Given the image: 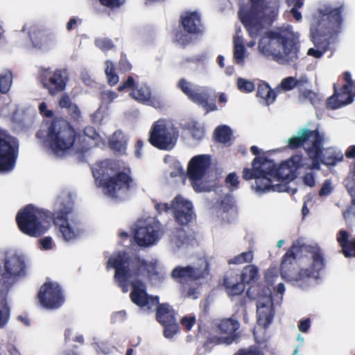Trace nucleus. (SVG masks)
Wrapping results in <instances>:
<instances>
[{
  "label": "nucleus",
  "instance_id": "26",
  "mask_svg": "<svg viewBox=\"0 0 355 355\" xmlns=\"http://www.w3.org/2000/svg\"><path fill=\"white\" fill-rule=\"evenodd\" d=\"M133 98L138 102L153 106L155 108H160L163 106L161 101L151 97L150 88L144 85L137 86L131 93Z\"/></svg>",
  "mask_w": 355,
  "mask_h": 355
},
{
  "label": "nucleus",
  "instance_id": "50",
  "mask_svg": "<svg viewBox=\"0 0 355 355\" xmlns=\"http://www.w3.org/2000/svg\"><path fill=\"white\" fill-rule=\"evenodd\" d=\"M225 182L231 191H234L239 188V177L235 173H230L225 178Z\"/></svg>",
  "mask_w": 355,
  "mask_h": 355
},
{
  "label": "nucleus",
  "instance_id": "53",
  "mask_svg": "<svg viewBox=\"0 0 355 355\" xmlns=\"http://www.w3.org/2000/svg\"><path fill=\"white\" fill-rule=\"evenodd\" d=\"M196 322V318L193 315H187L182 318L181 324L187 330L191 329Z\"/></svg>",
  "mask_w": 355,
  "mask_h": 355
},
{
  "label": "nucleus",
  "instance_id": "21",
  "mask_svg": "<svg viewBox=\"0 0 355 355\" xmlns=\"http://www.w3.org/2000/svg\"><path fill=\"white\" fill-rule=\"evenodd\" d=\"M208 263L205 258H200L192 266H177L171 272L173 279L180 283L191 279L203 278L208 275Z\"/></svg>",
  "mask_w": 355,
  "mask_h": 355
},
{
  "label": "nucleus",
  "instance_id": "32",
  "mask_svg": "<svg viewBox=\"0 0 355 355\" xmlns=\"http://www.w3.org/2000/svg\"><path fill=\"white\" fill-rule=\"evenodd\" d=\"M257 96L260 98L261 103L269 105L275 101L276 94L266 83L263 82L258 86Z\"/></svg>",
  "mask_w": 355,
  "mask_h": 355
},
{
  "label": "nucleus",
  "instance_id": "58",
  "mask_svg": "<svg viewBox=\"0 0 355 355\" xmlns=\"http://www.w3.org/2000/svg\"><path fill=\"white\" fill-rule=\"evenodd\" d=\"M129 88H133V89L135 88V80L132 76H128L127 80L125 82H123V83L119 87L118 89L119 91H123L125 89Z\"/></svg>",
  "mask_w": 355,
  "mask_h": 355
},
{
  "label": "nucleus",
  "instance_id": "5",
  "mask_svg": "<svg viewBox=\"0 0 355 355\" xmlns=\"http://www.w3.org/2000/svg\"><path fill=\"white\" fill-rule=\"evenodd\" d=\"M300 34L291 24H283L264 33L257 43L258 52L279 64L293 62L298 57L297 42Z\"/></svg>",
  "mask_w": 355,
  "mask_h": 355
},
{
  "label": "nucleus",
  "instance_id": "45",
  "mask_svg": "<svg viewBox=\"0 0 355 355\" xmlns=\"http://www.w3.org/2000/svg\"><path fill=\"white\" fill-rule=\"evenodd\" d=\"M164 162L173 165L175 170L171 172V176L177 177L182 175L184 173V169L181 164L176 161L173 157L171 156H166L164 158Z\"/></svg>",
  "mask_w": 355,
  "mask_h": 355
},
{
  "label": "nucleus",
  "instance_id": "16",
  "mask_svg": "<svg viewBox=\"0 0 355 355\" xmlns=\"http://www.w3.org/2000/svg\"><path fill=\"white\" fill-rule=\"evenodd\" d=\"M259 278V270L254 265H248L242 270L241 276L231 273L224 279V284L229 295H237L244 291L243 284H253Z\"/></svg>",
  "mask_w": 355,
  "mask_h": 355
},
{
  "label": "nucleus",
  "instance_id": "62",
  "mask_svg": "<svg viewBox=\"0 0 355 355\" xmlns=\"http://www.w3.org/2000/svg\"><path fill=\"white\" fill-rule=\"evenodd\" d=\"M311 327V320L306 318L304 320H301L298 324V329L302 332H307Z\"/></svg>",
  "mask_w": 355,
  "mask_h": 355
},
{
  "label": "nucleus",
  "instance_id": "18",
  "mask_svg": "<svg viewBox=\"0 0 355 355\" xmlns=\"http://www.w3.org/2000/svg\"><path fill=\"white\" fill-rule=\"evenodd\" d=\"M162 235L160 223L155 219H149L136 230L135 239L139 246L149 247L155 245Z\"/></svg>",
  "mask_w": 355,
  "mask_h": 355
},
{
  "label": "nucleus",
  "instance_id": "38",
  "mask_svg": "<svg viewBox=\"0 0 355 355\" xmlns=\"http://www.w3.org/2000/svg\"><path fill=\"white\" fill-rule=\"evenodd\" d=\"M105 73L110 85H115L119 80V76L115 73V67L114 63L110 60L105 62Z\"/></svg>",
  "mask_w": 355,
  "mask_h": 355
},
{
  "label": "nucleus",
  "instance_id": "43",
  "mask_svg": "<svg viewBox=\"0 0 355 355\" xmlns=\"http://www.w3.org/2000/svg\"><path fill=\"white\" fill-rule=\"evenodd\" d=\"M254 258L253 252L251 250L242 252L228 261L230 264H243L250 263Z\"/></svg>",
  "mask_w": 355,
  "mask_h": 355
},
{
  "label": "nucleus",
  "instance_id": "15",
  "mask_svg": "<svg viewBox=\"0 0 355 355\" xmlns=\"http://www.w3.org/2000/svg\"><path fill=\"white\" fill-rule=\"evenodd\" d=\"M18 152L17 139L0 129V172H8L15 168Z\"/></svg>",
  "mask_w": 355,
  "mask_h": 355
},
{
  "label": "nucleus",
  "instance_id": "52",
  "mask_svg": "<svg viewBox=\"0 0 355 355\" xmlns=\"http://www.w3.org/2000/svg\"><path fill=\"white\" fill-rule=\"evenodd\" d=\"M334 190L331 182L329 180H326L322 185L320 190L319 191V196L321 197H325L330 195Z\"/></svg>",
  "mask_w": 355,
  "mask_h": 355
},
{
  "label": "nucleus",
  "instance_id": "60",
  "mask_svg": "<svg viewBox=\"0 0 355 355\" xmlns=\"http://www.w3.org/2000/svg\"><path fill=\"white\" fill-rule=\"evenodd\" d=\"M67 110L71 117L74 119H78L81 116V112L79 107L74 103L71 105L70 108H69Z\"/></svg>",
  "mask_w": 355,
  "mask_h": 355
},
{
  "label": "nucleus",
  "instance_id": "23",
  "mask_svg": "<svg viewBox=\"0 0 355 355\" xmlns=\"http://www.w3.org/2000/svg\"><path fill=\"white\" fill-rule=\"evenodd\" d=\"M177 86L190 100L206 108L207 111L216 110L214 103H208L209 92L206 88L193 87L191 83L184 78H181Z\"/></svg>",
  "mask_w": 355,
  "mask_h": 355
},
{
  "label": "nucleus",
  "instance_id": "33",
  "mask_svg": "<svg viewBox=\"0 0 355 355\" xmlns=\"http://www.w3.org/2000/svg\"><path fill=\"white\" fill-rule=\"evenodd\" d=\"M349 234L345 230H340L337 235V241L342 247V251L346 257H355V248L352 247L353 241L349 240Z\"/></svg>",
  "mask_w": 355,
  "mask_h": 355
},
{
  "label": "nucleus",
  "instance_id": "39",
  "mask_svg": "<svg viewBox=\"0 0 355 355\" xmlns=\"http://www.w3.org/2000/svg\"><path fill=\"white\" fill-rule=\"evenodd\" d=\"M184 127L191 132L192 137L196 140H200L203 138L204 130L196 121H191Z\"/></svg>",
  "mask_w": 355,
  "mask_h": 355
},
{
  "label": "nucleus",
  "instance_id": "59",
  "mask_svg": "<svg viewBox=\"0 0 355 355\" xmlns=\"http://www.w3.org/2000/svg\"><path fill=\"white\" fill-rule=\"evenodd\" d=\"M81 24V19L73 17H71L69 21L67 23L66 28L68 31L73 30Z\"/></svg>",
  "mask_w": 355,
  "mask_h": 355
},
{
  "label": "nucleus",
  "instance_id": "36",
  "mask_svg": "<svg viewBox=\"0 0 355 355\" xmlns=\"http://www.w3.org/2000/svg\"><path fill=\"white\" fill-rule=\"evenodd\" d=\"M127 140L122 132H115L109 141L110 147L119 153H123L126 148Z\"/></svg>",
  "mask_w": 355,
  "mask_h": 355
},
{
  "label": "nucleus",
  "instance_id": "4",
  "mask_svg": "<svg viewBox=\"0 0 355 355\" xmlns=\"http://www.w3.org/2000/svg\"><path fill=\"white\" fill-rule=\"evenodd\" d=\"M306 161V158L295 155L277 167L272 160L257 157L252 162V168L243 169V178L255 180L252 188L259 195L271 191H281L279 182L293 180L296 170L308 165Z\"/></svg>",
  "mask_w": 355,
  "mask_h": 355
},
{
  "label": "nucleus",
  "instance_id": "42",
  "mask_svg": "<svg viewBox=\"0 0 355 355\" xmlns=\"http://www.w3.org/2000/svg\"><path fill=\"white\" fill-rule=\"evenodd\" d=\"M231 130L226 125L218 127L215 130L216 139L221 143H227L230 140Z\"/></svg>",
  "mask_w": 355,
  "mask_h": 355
},
{
  "label": "nucleus",
  "instance_id": "3",
  "mask_svg": "<svg viewBox=\"0 0 355 355\" xmlns=\"http://www.w3.org/2000/svg\"><path fill=\"white\" fill-rule=\"evenodd\" d=\"M343 3L320 2L309 17V37L314 48L307 55L320 58L329 49L343 31L344 23Z\"/></svg>",
  "mask_w": 355,
  "mask_h": 355
},
{
  "label": "nucleus",
  "instance_id": "48",
  "mask_svg": "<svg viewBox=\"0 0 355 355\" xmlns=\"http://www.w3.org/2000/svg\"><path fill=\"white\" fill-rule=\"evenodd\" d=\"M37 242L42 250H51L55 247L53 238L49 236L40 239Z\"/></svg>",
  "mask_w": 355,
  "mask_h": 355
},
{
  "label": "nucleus",
  "instance_id": "34",
  "mask_svg": "<svg viewBox=\"0 0 355 355\" xmlns=\"http://www.w3.org/2000/svg\"><path fill=\"white\" fill-rule=\"evenodd\" d=\"M8 292L0 290V329L3 328L10 320V309L7 302Z\"/></svg>",
  "mask_w": 355,
  "mask_h": 355
},
{
  "label": "nucleus",
  "instance_id": "9",
  "mask_svg": "<svg viewBox=\"0 0 355 355\" xmlns=\"http://www.w3.org/2000/svg\"><path fill=\"white\" fill-rule=\"evenodd\" d=\"M278 8L275 0H241L239 17L253 39L261 35L274 22Z\"/></svg>",
  "mask_w": 355,
  "mask_h": 355
},
{
  "label": "nucleus",
  "instance_id": "28",
  "mask_svg": "<svg viewBox=\"0 0 355 355\" xmlns=\"http://www.w3.org/2000/svg\"><path fill=\"white\" fill-rule=\"evenodd\" d=\"M345 187L352 198V204L343 212L345 220L355 218V161L350 169V173L345 180Z\"/></svg>",
  "mask_w": 355,
  "mask_h": 355
},
{
  "label": "nucleus",
  "instance_id": "37",
  "mask_svg": "<svg viewBox=\"0 0 355 355\" xmlns=\"http://www.w3.org/2000/svg\"><path fill=\"white\" fill-rule=\"evenodd\" d=\"M157 319L161 324L167 323L168 315H171L173 320H175V313L168 304H162L157 309Z\"/></svg>",
  "mask_w": 355,
  "mask_h": 355
},
{
  "label": "nucleus",
  "instance_id": "30",
  "mask_svg": "<svg viewBox=\"0 0 355 355\" xmlns=\"http://www.w3.org/2000/svg\"><path fill=\"white\" fill-rule=\"evenodd\" d=\"M184 29L190 34H198L202 31L200 17L196 12L186 13L182 19Z\"/></svg>",
  "mask_w": 355,
  "mask_h": 355
},
{
  "label": "nucleus",
  "instance_id": "54",
  "mask_svg": "<svg viewBox=\"0 0 355 355\" xmlns=\"http://www.w3.org/2000/svg\"><path fill=\"white\" fill-rule=\"evenodd\" d=\"M73 104L70 97L66 94H62L59 99V105L62 108L68 110Z\"/></svg>",
  "mask_w": 355,
  "mask_h": 355
},
{
  "label": "nucleus",
  "instance_id": "19",
  "mask_svg": "<svg viewBox=\"0 0 355 355\" xmlns=\"http://www.w3.org/2000/svg\"><path fill=\"white\" fill-rule=\"evenodd\" d=\"M38 298L42 307L55 309L64 303V296L60 286L56 282H47L40 288Z\"/></svg>",
  "mask_w": 355,
  "mask_h": 355
},
{
  "label": "nucleus",
  "instance_id": "10",
  "mask_svg": "<svg viewBox=\"0 0 355 355\" xmlns=\"http://www.w3.org/2000/svg\"><path fill=\"white\" fill-rule=\"evenodd\" d=\"M37 137L57 157L82 153L87 148L78 145L74 130L63 119H55L47 128H42Z\"/></svg>",
  "mask_w": 355,
  "mask_h": 355
},
{
  "label": "nucleus",
  "instance_id": "12",
  "mask_svg": "<svg viewBox=\"0 0 355 355\" xmlns=\"http://www.w3.org/2000/svg\"><path fill=\"white\" fill-rule=\"evenodd\" d=\"M211 157L208 155H198L191 159L187 167V175L193 189L196 192H206L211 190L209 169Z\"/></svg>",
  "mask_w": 355,
  "mask_h": 355
},
{
  "label": "nucleus",
  "instance_id": "13",
  "mask_svg": "<svg viewBox=\"0 0 355 355\" xmlns=\"http://www.w3.org/2000/svg\"><path fill=\"white\" fill-rule=\"evenodd\" d=\"M149 141L156 148L169 150L175 146L179 131L175 125L166 119H159L151 128Z\"/></svg>",
  "mask_w": 355,
  "mask_h": 355
},
{
  "label": "nucleus",
  "instance_id": "27",
  "mask_svg": "<svg viewBox=\"0 0 355 355\" xmlns=\"http://www.w3.org/2000/svg\"><path fill=\"white\" fill-rule=\"evenodd\" d=\"M79 146H87L85 151L95 146H101L105 144L104 139L99 135L92 127H87L84 130V134L79 135L77 138Z\"/></svg>",
  "mask_w": 355,
  "mask_h": 355
},
{
  "label": "nucleus",
  "instance_id": "17",
  "mask_svg": "<svg viewBox=\"0 0 355 355\" xmlns=\"http://www.w3.org/2000/svg\"><path fill=\"white\" fill-rule=\"evenodd\" d=\"M38 78L49 93L55 95L65 89L69 76L65 69H57L52 71L50 67H41L38 71Z\"/></svg>",
  "mask_w": 355,
  "mask_h": 355
},
{
  "label": "nucleus",
  "instance_id": "40",
  "mask_svg": "<svg viewBox=\"0 0 355 355\" xmlns=\"http://www.w3.org/2000/svg\"><path fill=\"white\" fill-rule=\"evenodd\" d=\"M167 323L162 324L164 327V336L166 338H172L178 331V325L176 320H173L171 315H168Z\"/></svg>",
  "mask_w": 355,
  "mask_h": 355
},
{
  "label": "nucleus",
  "instance_id": "22",
  "mask_svg": "<svg viewBox=\"0 0 355 355\" xmlns=\"http://www.w3.org/2000/svg\"><path fill=\"white\" fill-rule=\"evenodd\" d=\"M345 82L340 92L335 94L327 100V106L333 110H336L350 104L355 96V84L349 72H345L343 75Z\"/></svg>",
  "mask_w": 355,
  "mask_h": 355
},
{
  "label": "nucleus",
  "instance_id": "14",
  "mask_svg": "<svg viewBox=\"0 0 355 355\" xmlns=\"http://www.w3.org/2000/svg\"><path fill=\"white\" fill-rule=\"evenodd\" d=\"M155 208L159 214L172 212L175 220L182 225L188 224L194 216L192 202L181 196H176L171 205L167 203H157Z\"/></svg>",
  "mask_w": 355,
  "mask_h": 355
},
{
  "label": "nucleus",
  "instance_id": "35",
  "mask_svg": "<svg viewBox=\"0 0 355 355\" xmlns=\"http://www.w3.org/2000/svg\"><path fill=\"white\" fill-rule=\"evenodd\" d=\"M306 159L308 165L302 167L305 169V172L302 175L301 180L304 185L313 187L316 184V175L314 170H319L320 168H313L312 166V160L309 157Z\"/></svg>",
  "mask_w": 355,
  "mask_h": 355
},
{
  "label": "nucleus",
  "instance_id": "31",
  "mask_svg": "<svg viewBox=\"0 0 355 355\" xmlns=\"http://www.w3.org/2000/svg\"><path fill=\"white\" fill-rule=\"evenodd\" d=\"M189 243V238L182 228L175 229L170 236V248L174 253L184 249Z\"/></svg>",
  "mask_w": 355,
  "mask_h": 355
},
{
  "label": "nucleus",
  "instance_id": "47",
  "mask_svg": "<svg viewBox=\"0 0 355 355\" xmlns=\"http://www.w3.org/2000/svg\"><path fill=\"white\" fill-rule=\"evenodd\" d=\"M16 111L15 106L8 103H3V101L2 99H0V116H10L12 114H15Z\"/></svg>",
  "mask_w": 355,
  "mask_h": 355
},
{
  "label": "nucleus",
  "instance_id": "56",
  "mask_svg": "<svg viewBox=\"0 0 355 355\" xmlns=\"http://www.w3.org/2000/svg\"><path fill=\"white\" fill-rule=\"evenodd\" d=\"M102 5L110 8H116L122 5L125 0H99Z\"/></svg>",
  "mask_w": 355,
  "mask_h": 355
},
{
  "label": "nucleus",
  "instance_id": "63",
  "mask_svg": "<svg viewBox=\"0 0 355 355\" xmlns=\"http://www.w3.org/2000/svg\"><path fill=\"white\" fill-rule=\"evenodd\" d=\"M126 317V313L125 311H119L114 313L112 315V320L114 322L123 321Z\"/></svg>",
  "mask_w": 355,
  "mask_h": 355
},
{
  "label": "nucleus",
  "instance_id": "11",
  "mask_svg": "<svg viewBox=\"0 0 355 355\" xmlns=\"http://www.w3.org/2000/svg\"><path fill=\"white\" fill-rule=\"evenodd\" d=\"M26 257L13 252L0 255V290L8 292L9 288L26 275Z\"/></svg>",
  "mask_w": 355,
  "mask_h": 355
},
{
  "label": "nucleus",
  "instance_id": "49",
  "mask_svg": "<svg viewBox=\"0 0 355 355\" xmlns=\"http://www.w3.org/2000/svg\"><path fill=\"white\" fill-rule=\"evenodd\" d=\"M295 87H296V78L294 77H287L282 80L278 89L290 91Z\"/></svg>",
  "mask_w": 355,
  "mask_h": 355
},
{
  "label": "nucleus",
  "instance_id": "55",
  "mask_svg": "<svg viewBox=\"0 0 355 355\" xmlns=\"http://www.w3.org/2000/svg\"><path fill=\"white\" fill-rule=\"evenodd\" d=\"M39 110L42 115L46 117H52L53 116V112L52 110H49L47 105L45 102H42L39 105Z\"/></svg>",
  "mask_w": 355,
  "mask_h": 355
},
{
  "label": "nucleus",
  "instance_id": "1",
  "mask_svg": "<svg viewBox=\"0 0 355 355\" xmlns=\"http://www.w3.org/2000/svg\"><path fill=\"white\" fill-rule=\"evenodd\" d=\"M73 205L71 194L64 191L53 202L52 213L28 205L18 211L16 221L21 232L31 237H39L50 229L53 219L58 238L65 243H73L85 232L83 223L77 216L71 215Z\"/></svg>",
  "mask_w": 355,
  "mask_h": 355
},
{
  "label": "nucleus",
  "instance_id": "29",
  "mask_svg": "<svg viewBox=\"0 0 355 355\" xmlns=\"http://www.w3.org/2000/svg\"><path fill=\"white\" fill-rule=\"evenodd\" d=\"M240 28L236 30V34L233 39V59L236 64L243 66L248 53L244 38L240 35Z\"/></svg>",
  "mask_w": 355,
  "mask_h": 355
},
{
  "label": "nucleus",
  "instance_id": "7",
  "mask_svg": "<svg viewBox=\"0 0 355 355\" xmlns=\"http://www.w3.org/2000/svg\"><path fill=\"white\" fill-rule=\"evenodd\" d=\"M300 245V241H296L293 243L291 250L284 255L281 265L282 277L300 287L302 289H308L315 284L317 280L320 278V275L326 265L325 259L321 250L318 247L311 248L307 254L303 259L304 266L294 276L287 274V266L291 263L294 259L295 252Z\"/></svg>",
  "mask_w": 355,
  "mask_h": 355
},
{
  "label": "nucleus",
  "instance_id": "20",
  "mask_svg": "<svg viewBox=\"0 0 355 355\" xmlns=\"http://www.w3.org/2000/svg\"><path fill=\"white\" fill-rule=\"evenodd\" d=\"M271 290L269 287H263L257 294V314L258 324L266 328L272 321L274 312Z\"/></svg>",
  "mask_w": 355,
  "mask_h": 355
},
{
  "label": "nucleus",
  "instance_id": "25",
  "mask_svg": "<svg viewBox=\"0 0 355 355\" xmlns=\"http://www.w3.org/2000/svg\"><path fill=\"white\" fill-rule=\"evenodd\" d=\"M239 328L237 320L230 318L222 320L218 326V335L211 338L216 344L230 345L237 338L236 330Z\"/></svg>",
  "mask_w": 355,
  "mask_h": 355
},
{
  "label": "nucleus",
  "instance_id": "44",
  "mask_svg": "<svg viewBox=\"0 0 355 355\" xmlns=\"http://www.w3.org/2000/svg\"><path fill=\"white\" fill-rule=\"evenodd\" d=\"M94 44L103 52L110 51L115 47L113 41L107 37H98L95 40Z\"/></svg>",
  "mask_w": 355,
  "mask_h": 355
},
{
  "label": "nucleus",
  "instance_id": "51",
  "mask_svg": "<svg viewBox=\"0 0 355 355\" xmlns=\"http://www.w3.org/2000/svg\"><path fill=\"white\" fill-rule=\"evenodd\" d=\"M118 97V94L110 89H105L101 93V98L105 103L109 104Z\"/></svg>",
  "mask_w": 355,
  "mask_h": 355
},
{
  "label": "nucleus",
  "instance_id": "8",
  "mask_svg": "<svg viewBox=\"0 0 355 355\" xmlns=\"http://www.w3.org/2000/svg\"><path fill=\"white\" fill-rule=\"evenodd\" d=\"M92 171L96 184L101 187L103 193L110 198H121L128 190L136 187L130 168L121 171L119 164L114 160L106 159L96 164Z\"/></svg>",
  "mask_w": 355,
  "mask_h": 355
},
{
  "label": "nucleus",
  "instance_id": "57",
  "mask_svg": "<svg viewBox=\"0 0 355 355\" xmlns=\"http://www.w3.org/2000/svg\"><path fill=\"white\" fill-rule=\"evenodd\" d=\"M234 355H262V354L257 349V347H250L247 349L239 350Z\"/></svg>",
  "mask_w": 355,
  "mask_h": 355
},
{
  "label": "nucleus",
  "instance_id": "2",
  "mask_svg": "<svg viewBox=\"0 0 355 355\" xmlns=\"http://www.w3.org/2000/svg\"><path fill=\"white\" fill-rule=\"evenodd\" d=\"M115 270L114 281L127 293L129 286L132 291L130 293L132 302L141 307L150 310L158 304V297L150 296L146 293V286L141 278L147 277L150 281L157 283L165 277V271L157 259L145 260L139 257L130 259L129 256L123 252L112 254L107 261V268Z\"/></svg>",
  "mask_w": 355,
  "mask_h": 355
},
{
  "label": "nucleus",
  "instance_id": "24",
  "mask_svg": "<svg viewBox=\"0 0 355 355\" xmlns=\"http://www.w3.org/2000/svg\"><path fill=\"white\" fill-rule=\"evenodd\" d=\"M21 33L26 34L32 46L42 51L52 50L56 44L55 37L44 35L35 24H25Z\"/></svg>",
  "mask_w": 355,
  "mask_h": 355
},
{
  "label": "nucleus",
  "instance_id": "41",
  "mask_svg": "<svg viewBox=\"0 0 355 355\" xmlns=\"http://www.w3.org/2000/svg\"><path fill=\"white\" fill-rule=\"evenodd\" d=\"M12 82V75L9 71L0 74V92L6 94L10 90Z\"/></svg>",
  "mask_w": 355,
  "mask_h": 355
},
{
  "label": "nucleus",
  "instance_id": "61",
  "mask_svg": "<svg viewBox=\"0 0 355 355\" xmlns=\"http://www.w3.org/2000/svg\"><path fill=\"white\" fill-rule=\"evenodd\" d=\"M80 77L83 82L87 85H92L94 83V80L92 78L90 74L85 69L81 71Z\"/></svg>",
  "mask_w": 355,
  "mask_h": 355
},
{
  "label": "nucleus",
  "instance_id": "46",
  "mask_svg": "<svg viewBox=\"0 0 355 355\" xmlns=\"http://www.w3.org/2000/svg\"><path fill=\"white\" fill-rule=\"evenodd\" d=\"M236 85L239 90L243 93H250L254 89V85L252 81L242 78L237 79Z\"/></svg>",
  "mask_w": 355,
  "mask_h": 355
},
{
  "label": "nucleus",
  "instance_id": "64",
  "mask_svg": "<svg viewBox=\"0 0 355 355\" xmlns=\"http://www.w3.org/2000/svg\"><path fill=\"white\" fill-rule=\"evenodd\" d=\"M301 7H296L295 5H293V7L291 9V14L293 17L297 21H300L302 19V13L298 10Z\"/></svg>",
  "mask_w": 355,
  "mask_h": 355
},
{
  "label": "nucleus",
  "instance_id": "6",
  "mask_svg": "<svg viewBox=\"0 0 355 355\" xmlns=\"http://www.w3.org/2000/svg\"><path fill=\"white\" fill-rule=\"evenodd\" d=\"M325 140L324 134L318 128L309 130L304 128L288 138L287 144L291 149L305 144L304 150L312 160V166L320 168V162L326 165H335L343 158V154L340 150L334 147L324 148Z\"/></svg>",
  "mask_w": 355,
  "mask_h": 355
}]
</instances>
